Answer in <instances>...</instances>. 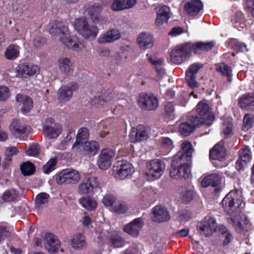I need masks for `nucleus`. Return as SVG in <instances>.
Segmentation results:
<instances>
[{"instance_id": "680f3d73", "label": "nucleus", "mask_w": 254, "mask_h": 254, "mask_svg": "<svg viewBox=\"0 0 254 254\" xmlns=\"http://www.w3.org/2000/svg\"><path fill=\"white\" fill-rule=\"evenodd\" d=\"M39 146L38 144H32L26 151V154L29 156H35L39 153Z\"/></svg>"}, {"instance_id": "6ab92c4d", "label": "nucleus", "mask_w": 254, "mask_h": 254, "mask_svg": "<svg viewBox=\"0 0 254 254\" xmlns=\"http://www.w3.org/2000/svg\"><path fill=\"white\" fill-rule=\"evenodd\" d=\"M148 133L145 127L139 125L136 128H133L129 134V140L131 142L141 141L147 139Z\"/></svg>"}, {"instance_id": "1a4fd4ad", "label": "nucleus", "mask_w": 254, "mask_h": 254, "mask_svg": "<svg viewBox=\"0 0 254 254\" xmlns=\"http://www.w3.org/2000/svg\"><path fill=\"white\" fill-rule=\"evenodd\" d=\"M43 130L45 135L50 139L58 137L63 130L62 126L55 123L54 119L48 118L43 125Z\"/></svg>"}, {"instance_id": "603ef678", "label": "nucleus", "mask_w": 254, "mask_h": 254, "mask_svg": "<svg viewBox=\"0 0 254 254\" xmlns=\"http://www.w3.org/2000/svg\"><path fill=\"white\" fill-rule=\"evenodd\" d=\"M222 130L225 137H228L233 134V125L231 119H228L224 121Z\"/></svg>"}, {"instance_id": "9d476101", "label": "nucleus", "mask_w": 254, "mask_h": 254, "mask_svg": "<svg viewBox=\"0 0 254 254\" xmlns=\"http://www.w3.org/2000/svg\"><path fill=\"white\" fill-rule=\"evenodd\" d=\"M138 104L145 110L151 111L156 109L158 106V101L156 97L152 94L141 93L139 96Z\"/></svg>"}, {"instance_id": "cd10ccee", "label": "nucleus", "mask_w": 254, "mask_h": 254, "mask_svg": "<svg viewBox=\"0 0 254 254\" xmlns=\"http://www.w3.org/2000/svg\"><path fill=\"white\" fill-rule=\"evenodd\" d=\"M153 220L157 222H163L167 221L170 219L166 209L161 206H156L153 208Z\"/></svg>"}, {"instance_id": "9b49d317", "label": "nucleus", "mask_w": 254, "mask_h": 254, "mask_svg": "<svg viewBox=\"0 0 254 254\" xmlns=\"http://www.w3.org/2000/svg\"><path fill=\"white\" fill-rule=\"evenodd\" d=\"M40 67L35 64H21L16 68L17 76L22 78H28L40 72Z\"/></svg>"}, {"instance_id": "5fc2aeb1", "label": "nucleus", "mask_w": 254, "mask_h": 254, "mask_svg": "<svg viewBox=\"0 0 254 254\" xmlns=\"http://www.w3.org/2000/svg\"><path fill=\"white\" fill-rule=\"evenodd\" d=\"M20 169L24 176H28L34 173L35 167L32 163L27 162L21 165Z\"/></svg>"}, {"instance_id": "6e6d98bb", "label": "nucleus", "mask_w": 254, "mask_h": 254, "mask_svg": "<svg viewBox=\"0 0 254 254\" xmlns=\"http://www.w3.org/2000/svg\"><path fill=\"white\" fill-rule=\"evenodd\" d=\"M244 125L243 129L247 130L251 127L254 123V116L250 114H246L243 119Z\"/></svg>"}, {"instance_id": "ea45409f", "label": "nucleus", "mask_w": 254, "mask_h": 254, "mask_svg": "<svg viewBox=\"0 0 254 254\" xmlns=\"http://www.w3.org/2000/svg\"><path fill=\"white\" fill-rule=\"evenodd\" d=\"M76 148L77 150H83L87 153L94 155L99 149V145L95 141H87L80 146V149Z\"/></svg>"}, {"instance_id": "c9c22d12", "label": "nucleus", "mask_w": 254, "mask_h": 254, "mask_svg": "<svg viewBox=\"0 0 254 254\" xmlns=\"http://www.w3.org/2000/svg\"><path fill=\"white\" fill-rule=\"evenodd\" d=\"M89 136L88 129L86 127H81L78 130L76 136V141L73 145V149H80V146L88 141Z\"/></svg>"}, {"instance_id": "e433bc0d", "label": "nucleus", "mask_w": 254, "mask_h": 254, "mask_svg": "<svg viewBox=\"0 0 254 254\" xmlns=\"http://www.w3.org/2000/svg\"><path fill=\"white\" fill-rule=\"evenodd\" d=\"M192 51L195 54H199L202 51H208L210 50L214 46L213 42H209L207 43L204 42H196L191 43Z\"/></svg>"}, {"instance_id": "f704fd0d", "label": "nucleus", "mask_w": 254, "mask_h": 254, "mask_svg": "<svg viewBox=\"0 0 254 254\" xmlns=\"http://www.w3.org/2000/svg\"><path fill=\"white\" fill-rule=\"evenodd\" d=\"M146 57L148 61L155 66L157 75L160 77H163L165 74V70L162 67L164 64V60L161 58L157 59L155 56L149 54L146 55Z\"/></svg>"}, {"instance_id": "13d9d810", "label": "nucleus", "mask_w": 254, "mask_h": 254, "mask_svg": "<svg viewBox=\"0 0 254 254\" xmlns=\"http://www.w3.org/2000/svg\"><path fill=\"white\" fill-rule=\"evenodd\" d=\"M10 96L9 89L4 86L0 87V101H4L8 99Z\"/></svg>"}, {"instance_id": "a19ab883", "label": "nucleus", "mask_w": 254, "mask_h": 254, "mask_svg": "<svg viewBox=\"0 0 254 254\" xmlns=\"http://www.w3.org/2000/svg\"><path fill=\"white\" fill-rule=\"evenodd\" d=\"M113 99L114 94L113 93L104 92L100 93L98 97H95L94 102V104L105 105L110 104Z\"/></svg>"}, {"instance_id": "f257e3e1", "label": "nucleus", "mask_w": 254, "mask_h": 254, "mask_svg": "<svg viewBox=\"0 0 254 254\" xmlns=\"http://www.w3.org/2000/svg\"><path fill=\"white\" fill-rule=\"evenodd\" d=\"M48 30L53 35H59L60 41L73 51H80L84 48L83 43L75 36L70 35L69 29L63 22L55 20L49 23Z\"/></svg>"}, {"instance_id": "de8ad7c7", "label": "nucleus", "mask_w": 254, "mask_h": 254, "mask_svg": "<svg viewBox=\"0 0 254 254\" xmlns=\"http://www.w3.org/2000/svg\"><path fill=\"white\" fill-rule=\"evenodd\" d=\"M50 195L46 192H41L38 194L35 198V202L36 207H42L49 203Z\"/></svg>"}, {"instance_id": "20e7f679", "label": "nucleus", "mask_w": 254, "mask_h": 254, "mask_svg": "<svg viewBox=\"0 0 254 254\" xmlns=\"http://www.w3.org/2000/svg\"><path fill=\"white\" fill-rule=\"evenodd\" d=\"M191 42L176 46L170 53V61L175 64H180L187 61L190 56L192 51Z\"/></svg>"}, {"instance_id": "bf43d9fd", "label": "nucleus", "mask_w": 254, "mask_h": 254, "mask_svg": "<svg viewBox=\"0 0 254 254\" xmlns=\"http://www.w3.org/2000/svg\"><path fill=\"white\" fill-rule=\"evenodd\" d=\"M111 241L113 246L116 248L122 247L125 244L124 239L118 235L113 236Z\"/></svg>"}, {"instance_id": "8fccbe9b", "label": "nucleus", "mask_w": 254, "mask_h": 254, "mask_svg": "<svg viewBox=\"0 0 254 254\" xmlns=\"http://www.w3.org/2000/svg\"><path fill=\"white\" fill-rule=\"evenodd\" d=\"M18 195L15 190L13 189L7 190L3 193L0 203L4 202H10L14 201L17 197Z\"/></svg>"}, {"instance_id": "6e6552de", "label": "nucleus", "mask_w": 254, "mask_h": 254, "mask_svg": "<svg viewBox=\"0 0 254 254\" xmlns=\"http://www.w3.org/2000/svg\"><path fill=\"white\" fill-rule=\"evenodd\" d=\"M80 179V175L75 170L68 169L63 170L56 176L57 183L59 185L63 184L77 183Z\"/></svg>"}, {"instance_id": "2eb2a0df", "label": "nucleus", "mask_w": 254, "mask_h": 254, "mask_svg": "<svg viewBox=\"0 0 254 254\" xmlns=\"http://www.w3.org/2000/svg\"><path fill=\"white\" fill-rule=\"evenodd\" d=\"M202 67V64L194 63L190 65L186 71V80L190 87L193 88L198 87V84L195 80L196 74Z\"/></svg>"}, {"instance_id": "09e8293b", "label": "nucleus", "mask_w": 254, "mask_h": 254, "mask_svg": "<svg viewBox=\"0 0 254 254\" xmlns=\"http://www.w3.org/2000/svg\"><path fill=\"white\" fill-rule=\"evenodd\" d=\"M118 199L116 196L112 194H106L102 199V202L105 206L109 207L110 210L116 205Z\"/></svg>"}, {"instance_id": "b1692460", "label": "nucleus", "mask_w": 254, "mask_h": 254, "mask_svg": "<svg viewBox=\"0 0 254 254\" xmlns=\"http://www.w3.org/2000/svg\"><path fill=\"white\" fill-rule=\"evenodd\" d=\"M200 125L197 121L193 119L191 116L186 122L182 123L179 127V131L180 133L184 136H187L191 133L196 127H199Z\"/></svg>"}, {"instance_id": "c03bdc74", "label": "nucleus", "mask_w": 254, "mask_h": 254, "mask_svg": "<svg viewBox=\"0 0 254 254\" xmlns=\"http://www.w3.org/2000/svg\"><path fill=\"white\" fill-rule=\"evenodd\" d=\"M20 48L15 45H10L6 49L4 53L5 58L9 60H14L19 56Z\"/></svg>"}, {"instance_id": "0eeeda50", "label": "nucleus", "mask_w": 254, "mask_h": 254, "mask_svg": "<svg viewBox=\"0 0 254 254\" xmlns=\"http://www.w3.org/2000/svg\"><path fill=\"white\" fill-rule=\"evenodd\" d=\"M134 172L132 165L126 161L119 162L113 168V175L118 179L123 180L131 176Z\"/></svg>"}, {"instance_id": "e2e57ef3", "label": "nucleus", "mask_w": 254, "mask_h": 254, "mask_svg": "<svg viewBox=\"0 0 254 254\" xmlns=\"http://www.w3.org/2000/svg\"><path fill=\"white\" fill-rule=\"evenodd\" d=\"M10 230L4 225L0 226V242L10 234Z\"/></svg>"}, {"instance_id": "4d7b16f0", "label": "nucleus", "mask_w": 254, "mask_h": 254, "mask_svg": "<svg viewBox=\"0 0 254 254\" xmlns=\"http://www.w3.org/2000/svg\"><path fill=\"white\" fill-rule=\"evenodd\" d=\"M57 161L56 158H51L45 165L43 166V171L45 174H49L53 171L57 164Z\"/></svg>"}, {"instance_id": "a878e982", "label": "nucleus", "mask_w": 254, "mask_h": 254, "mask_svg": "<svg viewBox=\"0 0 254 254\" xmlns=\"http://www.w3.org/2000/svg\"><path fill=\"white\" fill-rule=\"evenodd\" d=\"M239 107L244 110L254 111V94H246L239 98Z\"/></svg>"}, {"instance_id": "7ed1b4c3", "label": "nucleus", "mask_w": 254, "mask_h": 254, "mask_svg": "<svg viewBox=\"0 0 254 254\" xmlns=\"http://www.w3.org/2000/svg\"><path fill=\"white\" fill-rule=\"evenodd\" d=\"M195 115H192L193 119L197 121L200 125L210 126L215 119L214 114L210 111L208 104L205 101L199 102L195 108Z\"/></svg>"}, {"instance_id": "4be33fe9", "label": "nucleus", "mask_w": 254, "mask_h": 254, "mask_svg": "<svg viewBox=\"0 0 254 254\" xmlns=\"http://www.w3.org/2000/svg\"><path fill=\"white\" fill-rule=\"evenodd\" d=\"M239 159L236 161V168L238 170H242L245 165L250 162L252 159V153L250 148L244 146L239 152Z\"/></svg>"}, {"instance_id": "7c9ffc66", "label": "nucleus", "mask_w": 254, "mask_h": 254, "mask_svg": "<svg viewBox=\"0 0 254 254\" xmlns=\"http://www.w3.org/2000/svg\"><path fill=\"white\" fill-rule=\"evenodd\" d=\"M137 43L141 49L145 50L151 48L154 44L153 37L148 33H141L138 36Z\"/></svg>"}, {"instance_id": "4c0bfd02", "label": "nucleus", "mask_w": 254, "mask_h": 254, "mask_svg": "<svg viewBox=\"0 0 254 254\" xmlns=\"http://www.w3.org/2000/svg\"><path fill=\"white\" fill-rule=\"evenodd\" d=\"M180 198L184 203H188L193 198V192L192 187H183L179 189Z\"/></svg>"}, {"instance_id": "72a5a7b5", "label": "nucleus", "mask_w": 254, "mask_h": 254, "mask_svg": "<svg viewBox=\"0 0 254 254\" xmlns=\"http://www.w3.org/2000/svg\"><path fill=\"white\" fill-rule=\"evenodd\" d=\"M136 2V0H114L111 8L114 11H121L131 8Z\"/></svg>"}, {"instance_id": "5701e85b", "label": "nucleus", "mask_w": 254, "mask_h": 254, "mask_svg": "<svg viewBox=\"0 0 254 254\" xmlns=\"http://www.w3.org/2000/svg\"><path fill=\"white\" fill-rule=\"evenodd\" d=\"M224 143L221 141L216 144L210 151V158L213 160L223 161L226 159V152Z\"/></svg>"}, {"instance_id": "774afa93", "label": "nucleus", "mask_w": 254, "mask_h": 254, "mask_svg": "<svg viewBox=\"0 0 254 254\" xmlns=\"http://www.w3.org/2000/svg\"><path fill=\"white\" fill-rule=\"evenodd\" d=\"M45 40L40 36L36 37L33 40V45L36 49H39L44 45Z\"/></svg>"}, {"instance_id": "a211bd4d", "label": "nucleus", "mask_w": 254, "mask_h": 254, "mask_svg": "<svg viewBox=\"0 0 254 254\" xmlns=\"http://www.w3.org/2000/svg\"><path fill=\"white\" fill-rule=\"evenodd\" d=\"M44 239V247L49 253H55L60 247L61 242L59 239L52 233L45 234Z\"/></svg>"}, {"instance_id": "37998d69", "label": "nucleus", "mask_w": 254, "mask_h": 254, "mask_svg": "<svg viewBox=\"0 0 254 254\" xmlns=\"http://www.w3.org/2000/svg\"><path fill=\"white\" fill-rule=\"evenodd\" d=\"M234 26L239 31L246 27L245 18L241 11H237L232 19Z\"/></svg>"}, {"instance_id": "f8f14e48", "label": "nucleus", "mask_w": 254, "mask_h": 254, "mask_svg": "<svg viewBox=\"0 0 254 254\" xmlns=\"http://www.w3.org/2000/svg\"><path fill=\"white\" fill-rule=\"evenodd\" d=\"M100 184L97 178L90 177L84 180L78 186V191L80 194L92 193L95 189L100 188Z\"/></svg>"}, {"instance_id": "a18cd8bd", "label": "nucleus", "mask_w": 254, "mask_h": 254, "mask_svg": "<svg viewBox=\"0 0 254 254\" xmlns=\"http://www.w3.org/2000/svg\"><path fill=\"white\" fill-rule=\"evenodd\" d=\"M79 202L83 207L89 211L94 210L97 206L96 201L91 197H83L79 199Z\"/></svg>"}, {"instance_id": "f03ea898", "label": "nucleus", "mask_w": 254, "mask_h": 254, "mask_svg": "<svg viewBox=\"0 0 254 254\" xmlns=\"http://www.w3.org/2000/svg\"><path fill=\"white\" fill-rule=\"evenodd\" d=\"M184 155L176 154L173 158L170 176L175 179L188 178L190 171L189 162L184 159Z\"/></svg>"}, {"instance_id": "423d86ee", "label": "nucleus", "mask_w": 254, "mask_h": 254, "mask_svg": "<svg viewBox=\"0 0 254 254\" xmlns=\"http://www.w3.org/2000/svg\"><path fill=\"white\" fill-rule=\"evenodd\" d=\"M76 30L85 39H94L98 33L96 26H90L84 18H79L76 20L74 23Z\"/></svg>"}, {"instance_id": "c85d7f7f", "label": "nucleus", "mask_w": 254, "mask_h": 254, "mask_svg": "<svg viewBox=\"0 0 254 254\" xmlns=\"http://www.w3.org/2000/svg\"><path fill=\"white\" fill-rule=\"evenodd\" d=\"M16 100L23 113L29 112L33 108V103L32 99L26 95L18 94L16 96Z\"/></svg>"}, {"instance_id": "864d4df0", "label": "nucleus", "mask_w": 254, "mask_h": 254, "mask_svg": "<svg viewBox=\"0 0 254 254\" xmlns=\"http://www.w3.org/2000/svg\"><path fill=\"white\" fill-rule=\"evenodd\" d=\"M128 210L127 203L124 201L118 200L116 205L113 207L111 211L117 214H124Z\"/></svg>"}, {"instance_id": "49530a36", "label": "nucleus", "mask_w": 254, "mask_h": 254, "mask_svg": "<svg viewBox=\"0 0 254 254\" xmlns=\"http://www.w3.org/2000/svg\"><path fill=\"white\" fill-rule=\"evenodd\" d=\"M232 200V196H230V193L229 192L222 201L223 207L224 210L229 213L238 209L237 207H235L234 203H233Z\"/></svg>"}, {"instance_id": "aec40b11", "label": "nucleus", "mask_w": 254, "mask_h": 254, "mask_svg": "<svg viewBox=\"0 0 254 254\" xmlns=\"http://www.w3.org/2000/svg\"><path fill=\"white\" fill-rule=\"evenodd\" d=\"M9 130L15 137L21 138L30 131V127L25 126L17 120H14L9 126Z\"/></svg>"}, {"instance_id": "bb28decb", "label": "nucleus", "mask_w": 254, "mask_h": 254, "mask_svg": "<svg viewBox=\"0 0 254 254\" xmlns=\"http://www.w3.org/2000/svg\"><path fill=\"white\" fill-rule=\"evenodd\" d=\"M157 17L155 24L158 26L166 23L169 19V8L166 5L159 6L156 7Z\"/></svg>"}, {"instance_id": "3c124183", "label": "nucleus", "mask_w": 254, "mask_h": 254, "mask_svg": "<svg viewBox=\"0 0 254 254\" xmlns=\"http://www.w3.org/2000/svg\"><path fill=\"white\" fill-rule=\"evenodd\" d=\"M216 70L222 75L230 78L231 76L232 69L231 67L224 63H219L216 65ZM229 80V79H228Z\"/></svg>"}, {"instance_id": "473e14b6", "label": "nucleus", "mask_w": 254, "mask_h": 254, "mask_svg": "<svg viewBox=\"0 0 254 254\" xmlns=\"http://www.w3.org/2000/svg\"><path fill=\"white\" fill-rule=\"evenodd\" d=\"M222 181L221 177L216 173L205 176L201 182V186L206 188L209 186L215 187L219 185Z\"/></svg>"}, {"instance_id": "dca6fc26", "label": "nucleus", "mask_w": 254, "mask_h": 254, "mask_svg": "<svg viewBox=\"0 0 254 254\" xmlns=\"http://www.w3.org/2000/svg\"><path fill=\"white\" fill-rule=\"evenodd\" d=\"M78 88L77 84L74 82L62 86L58 90V98L62 102L68 101L72 96L73 91L77 90Z\"/></svg>"}, {"instance_id": "052dcab7", "label": "nucleus", "mask_w": 254, "mask_h": 254, "mask_svg": "<svg viewBox=\"0 0 254 254\" xmlns=\"http://www.w3.org/2000/svg\"><path fill=\"white\" fill-rule=\"evenodd\" d=\"M222 227L223 228L222 234L223 237L224 239L223 245L226 246L228 245L233 239V236L229 232H227V230L226 227L223 226Z\"/></svg>"}, {"instance_id": "ddd939ff", "label": "nucleus", "mask_w": 254, "mask_h": 254, "mask_svg": "<svg viewBox=\"0 0 254 254\" xmlns=\"http://www.w3.org/2000/svg\"><path fill=\"white\" fill-rule=\"evenodd\" d=\"M216 229V221L212 217H206L204 220L197 226L199 233L205 237L211 236Z\"/></svg>"}, {"instance_id": "338daca9", "label": "nucleus", "mask_w": 254, "mask_h": 254, "mask_svg": "<svg viewBox=\"0 0 254 254\" xmlns=\"http://www.w3.org/2000/svg\"><path fill=\"white\" fill-rule=\"evenodd\" d=\"M161 143L162 146L168 150H170L173 148V142L169 138H162L161 140Z\"/></svg>"}, {"instance_id": "39448f33", "label": "nucleus", "mask_w": 254, "mask_h": 254, "mask_svg": "<svg viewBox=\"0 0 254 254\" xmlns=\"http://www.w3.org/2000/svg\"><path fill=\"white\" fill-rule=\"evenodd\" d=\"M165 170L164 162L159 159H153L146 163L145 175L149 181L160 178Z\"/></svg>"}, {"instance_id": "4468645a", "label": "nucleus", "mask_w": 254, "mask_h": 254, "mask_svg": "<svg viewBox=\"0 0 254 254\" xmlns=\"http://www.w3.org/2000/svg\"><path fill=\"white\" fill-rule=\"evenodd\" d=\"M115 156L114 150L110 148H105L102 150L99 159L98 165L101 170L108 169L111 166L112 160Z\"/></svg>"}, {"instance_id": "412c9836", "label": "nucleus", "mask_w": 254, "mask_h": 254, "mask_svg": "<svg viewBox=\"0 0 254 254\" xmlns=\"http://www.w3.org/2000/svg\"><path fill=\"white\" fill-rule=\"evenodd\" d=\"M144 225V223L140 218H136L129 223L124 227V231L127 234L136 237L138 236L139 231Z\"/></svg>"}, {"instance_id": "79ce46f5", "label": "nucleus", "mask_w": 254, "mask_h": 254, "mask_svg": "<svg viewBox=\"0 0 254 254\" xmlns=\"http://www.w3.org/2000/svg\"><path fill=\"white\" fill-rule=\"evenodd\" d=\"M230 196H232V200L234 203L235 207L238 208L242 207V205L244 204L243 196L241 190L235 189L229 192Z\"/></svg>"}, {"instance_id": "c756f323", "label": "nucleus", "mask_w": 254, "mask_h": 254, "mask_svg": "<svg viewBox=\"0 0 254 254\" xmlns=\"http://www.w3.org/2000/svg\"><path fill=\"white\" fill-rule=\"evenodd\" d=\"M71 247L76 250H82L86 248L87 242L85 237L80 233L73 235L70 239Z\"/></svg>"}, {"instance_id": "58836bf2", "label": "nucleus", "mask_w": 254, "mask_h": 254, "mask_svg": "<svg viewBox=\"0 0 254 254\" xmlns=\"http://www.w3.org/2000/svg\"><path fill=\"white\" fill-rule=\"evenodd\" d=\"M181 148L183 152H179L177 154L184 155V159L187 162H190L192 153L194 151L191 143L187 140L183 142L181 144Z\"/></svg>"}, {"instance_id": "0e129e2a", "label": "nucleus", "mask_w": 254, "mask_h": 254, "mask_svg": "<svg viewBox=\"0 0 254 254\" xmlns=\"http://www.w3.org/2000/svg\"><path fill=\"white\" fill-rule=\"evenodd\" d=\"M246 8L248 14L254 18V0H247Z\"/></svg>"}, {"instance_id": "393cba45", "label": "nucleus", "mask_w": 254, "mask_h": 254, "mask_svg": "<svg viewBox=\"0 0 254 254\" xmlns=\"http://www.w3.org/2000/svg\"><path fill=\"white\" fill-rule=\"evenodd\" d=\"M121 36V34L119 30L114 29L101 35L98 38V42L101 44L112 43L120 38Z\"/></svg>"}, {"instance_id": "2f4dec72", "label": "nucleus", "mask_w": 254, "mask_h": 254, "mask_svg": "<svg viewBox=\"0 0 254 254\" xmlns=\"http://www.w3.org/2000/svg\"><path fill=\"white\" fill-rule=\"evenodd\" d=\"M202 7L203 4L200 0H191L186 3L184 6L185 10L190 15L196 14Z\"/></svg>"}, {"instance_id": "f3484780", "label": "nucleus", "mask_w": 254, "mask_h": 254, "mask_svg": "<svg viewBox=\"0 0 254 254\" xmlns=\"http://www.w3.org/2000/svg\"><path fill=\"white\" fill-rule=\"evenodd\" d=\"M57 66L60 72L64 75H69L73 71V63L67 57H62L58 59Z\"/></svg>"}, {"instance_id": "69168bd1", "label": "nucleus", "mask_w": 254, "mask_h": 254, "mask_svg": "<svg viewBox=\"0 0 254 254\" xmlns=\"http://www.w3.org/2000/svg\"><path fill=\"white\" fill-rule=\"evenodd\" d=\"M166 114L168 116L173 114L175 111L174 104L172 102H168L165 103L164 105Z\"/></svg>"}]
</instances>
